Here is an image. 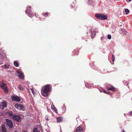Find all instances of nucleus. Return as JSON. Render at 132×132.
<instances>
[{
  "mask_svg": "<svg viewBox=\"0 0 132 132\" xmlns=\"http://www.w3.org/2000/svg\"><path fill=\"white\" fill-rule=\"evenodd\" d=\"M51 86L49 85H47L43 87L42 90V94L44 96H48L49 93L50 91Z\"/></svg>",
  "mask_w": 132,
  "mask_h": 132,
  "instance_id": "nucleus-1",
  "label": "nucleus"
},
{
  "mask_svg": "<svg viewBox=\"0 0 132 132\" xmlns=\"http://www.w3.org/2000/svg\"><path fill=\"white\" fill-rule=\"evenodd\" d=\"M95 16L97 19L100 20H104L107 19V16L103 14H95Z\"/></svg>",
  "mask_w": 132,
  "mask_h": 132,
  "instance_id": "nucleus-2",
  "label": "nucleus"
},
{
  "mask_svg": "<svg viewBox=\"0 0 132 132\" xmlns=\"http://www.w3.org/2000/svg\"><path fill=\"white\" fill-rule=\"evenodd\" d=\"M31 7L30 6H28L27 7V9L26 11V13L28 14V15L29 16L31 17L32 16H34V14L31 11Z\"/></svg>",
  "mask_w": 132,
  "mask_h": 132,
  "instance_id": "nucleus-3",
  "label": "nucleus"
},
{
  "mask_svg": "<svg viewBox=\"0 0 132 132\" xmlns=\"http://www.w3.org/2000/svg\"><path fill=\"white\" fill-rule=\"evenodd\" d=\"M0 86L4 90L5 93H7L8 92V90L7 89L6 85L3 83H0Z\"/></svg>",
  "mask_w": 132,
  "mask_h": 132,
  "instance_id": "nucleus-4",
  "label": "nucleus"
},
{
  "mask_svg": "<svg viewBox=\"0 0 132 132\" xmlns=\"http://www.w3.org/2000/svg\"><path fill=\"white\" fill-rule=\"evenodd\" d=\"M14 106L15 108L19 110H23L24 109V106L20 104L16 103L14 105Z\"/></svg>",
  "mask_w": 132,
  "mask_h": 132,
  "instance_id": "nucleus-5",
  "label": "nucleus"
},
{
  "mask_svg": "<svg viewBox=\"0 0 132 132\" xmlns=\"http://www.w3.org/2000/svg\"><path fill=\"white\" fill-rule=\"evenodd\" d=\"M5 120L7 124L9 127V128H12L13 127V124L12 121L7 119H6Z\"/></svg>",
  "mask_w": 132,
  "mask_h": 132,
  "instance_id": "nucleus-6",
  "label": "nucleus"
},
{
  "mask_svg": "<svg viewBox=\"0 0 132 132\" xmlns=\"http://www.w3.org/2000/svg\"><path fill=\"white\" fill-rule=\"evenodd\" d=\"M11 98L13 101L17 102H19L21 101V98L18 96H12Z\"/></svg>",
  "mask_w": 132,
  "mask_h": 132,
  "instance_id": "nucleus-7",
  "label": "nucleus"
},
{
  "mask_svg": "<svg viewBox=\"0 0 132 132\" xmlns=\"http://www.w3.org/2000/svg\"><path fill=\"white\" fill-rule=\"evenodd\" d=\"M42 128L41 127L39 126V127L35 128L34 129L32 132H42Z\"/></svg>",
  "mask_w": 132,
  "mask_h": 132,
  "instance_id": "nucleus-8",
  "label": "nucleus"
},
{
  "mask_svg": "<svg viewBox=\"0 0 132 132\" xmlns=\"http://www.w3.org/2000/svg\"><path fill=\"white\" fill-rule=\"evenodd\" d=\"M17 73H18V77L20 79H23L24 78V76L23 73L19 71H17Z\"/></svg>",
  "mask_w": 132,
  "mask_h": 132,
  "instance_id": "nucleus-9",
  "label": "nucleus"
},
{
  "mask_svg": "<svg viewBox=\"0 0 132 132\" xmlns=\"http://www.w3.org/2000/svg\"><path fill=\"white\" fill-rule=\"evenodd\" d=\"M7 106L6 102L5 101L2 102L0 105V108L3 109L4 108L6 107Z\"/></svg>",
  "mask_w": 132,
  "mask_h": 132,
  "instance_id": "nucleus-10",
  "label": "nucleus"
},
{
  "mask_svg": "<svg viewBox=\"0 0 132 132\" xmlns=\"http://www.w3.org/2000/svg\"><path fill=\"white\" fill-rule=\"evenodd\" d=\"M83 130V128L80 126L77 127L75 131V132H81Z\"/></svg>",
  "mask_w": 132,
  "mask_h": 132,
  "instance_id": "nucleus-11",
  "label": "nucleus"
},
{
  "mask_svg": "<svg viewBox=\"0 0 132 132\" xmlns=\"http://www.w3.org/2000/svg\"><path fill=\"white\" fill-rule=\"evenodd\" d=\"M13 119H14L17 121L19 122L20 119L21 117L20 116L15 115L13 117Z\"/></svg>",
  "mask_w": 132,
  "mask_h": 132,
  "instance_id": "nucleus-12",
  "label": "nucleus"
},
{
  "mask_svg": "<svg viewBox=\"0 0 132 132\" xmlns=\"http://www.w3.org/2000/svg\"><path fill=\"white\" fill-rule=\"evenodd\" d=\"M1 131L2 132H7L6 129L4 125H2Z\"/></svg>",
  "mask_w": 132,
  "mask_h": 132,
  "instance_id": "nucleus-13",
  "label": "nucleus"
},
{
  "mask_svg": "<svg viewBox=\"0 0 132 132\" xmlns=\"http://www.w3.org/2000/svg\"><path fill=\"white\" fill-rule=\"evenodd\" d=\"M57 122L58 123L61 122L62 121V117H57L56 118Z\"/></svg>",
  "mask_w": 132,
  "mask_h": 132,
  "instance_id": "nucleus-14",
  "label": "nucleus"
},
{
  "mask_svg": "<svg viewBox=\"0 0 132 132\" xmlns=\"http://www.w3.org/2000/svg\"><path fill=\"white\" fill-rule=\"evenodd\" d=\"M115 88L113 86H112L110 87H108V91L111 90L112 91H114L115 90Z\"/></svg>",
  "mask_w": 132,
  "mask_h": 132,
  "instance_id": "nucleus-15",
  "label": "nucleus"
},
{
  "mask_svg": "<svg viewBox=\"0 0 132 132\" xmlns=\"http://www.w3.org/2000/svg\"><path fill=\"white\" fill-rule=\"evenodd\" d=\"M78 50H74L72 51V53L73 54V55H77L78 54Z\"/></svg>",
  "mask_w": 132,
  "mask_h": 132,
  "instance_id": "nucleus-16",
  "label": "nucleus"
},
{
  "mask_svg": "<svg viewBox=\"0 0 132 132\" xmlns=\"http://www.w3.org/2000/svg\"><path fill=\"white\" fill-rule=\"evenodd\" d=\"M51 108L52 110H54L55 112L56 113H57V109L53 105L51 106Z\"/></svg>",
  "mask_w": 132,
  "mask_h": 132,
  "instance_id": "nucleus-17",
  "label": "nucleus"
},
{
  "mask_svg": "<svg viewBox=\"0 0 132 132\" xmlns=\"http://www.w3.org/2000/svg\"><path fill=\"white\" fill-rule=\"evenodd\" d=\"M48 15H49L50 14V13H48L47 12H46V13H43V15L44 16V18H43V19L45 18V17H47L48 15Z\"/></svg>",
  "mask_w": 132,
  "mask_h": 132,
  "instance_id": "nucleus-18",
  "label": "nucleus"
},
{
  "mask_svg": "<svg viewBox=\"0 0 132 132\" xmlns=\"http://www.w3.org/2000/svg\"><path fill=\"white\" fill-rule=\"evenodd\" d=\"M14 64L15 66H19V64L17 61H15L14 62Z\"/></svg>",
  "mask_w": 132,
  "mask_h": 132,
  "instance_id": "nucleus-19",
  "label": "nucleus"
},
{
  "mask_svg": "<svg viewBox=\"0 0 132 132\" xmlns=\"http://www.w3.org/2000/svg\"><path fill=\"white\" fill-rule=\"evenodd\" d=\"M100 91L101 92H103L104 93H105L106 94H107V92L105 90H104L102 89H100Z\"/></svg>",
  "mask_w": 132,
  "mask_h": 132,
  "instance_id": "nucleus-20",
  "label": "nucleus"
},
{
  "mask_svg": "<svg viewBox=\"0 0 132 132\" xmlns=\"http://www.w3.org/2000/svg\"><path fill=\"white\" fill-rule=\"evenodd\" d=\"M96 34V32H93L91 34V37L93 38Z\"/></svg>",
  "mask_w": 132,
  "mask_h": 132,
  "instance_id": "nucleus-21",
  "label": "nucleus"
},
{
  "mask_svg": "<svg viewBox=\"0 0 132 132\" xmlns=\"http://www.w3.org/2000/svg\"><path fill=\"white\" fill-rule=\"evenodd\" d=\"M19 88L21 90H23L24 88L23 87V86L21 85H20L19 86Z\"/></svg>",
  "mask_w": 132,
  "mask_h": 132,
  "instance_id": "nucleus-22",
  "label": "nucleus"
},
{
  "mask_svg": "<svg viewBox=\"0 0 132 132\" xmlns=\"http://www.w3.org/2000/svg\"><path fill=\"white\" fill-rule=\"evenodd\" d=\"M15 115H14V114H13V113H9V115L13 119V116H15Z\"/></svg>",
  "mask_w": 132,
  "mask_h": 132,
  "instance_id": "nucleus-23",
  "label": "nucleus"
},
{
  "mask_svg": "<svg viewBox=\"0 0 132 132\" xmlns=\"http://www.w3.org/2000/svg\"><path fill=\"white\" fill-rule=\"evenodd\" d=\"M111 59L113 62H114V57L113 54H112V57Z\"/></svg>",
  "mask_w": 132,
  "mask_h": 132,
  "instance_id": "nucleus-24",
  "label": "nucleus"
},
{
  "mask_svg": "<svg viewBox=\"0 0 132 132\" xmlns=\"http://www.w3.org/2000/svg\"><path fill=\"white\" fill-rule=\"evenodd\" d=\"M125 12L126 13V14H127L129 12V11L128 9H125Z\"/></svg>",
  "mask_w": 132,
  "mask_h": 132,
  "instance_id": "nucleus-25",
  "label": "nucleus"
},
{
  "mask_svg": "<svg viewBox=\"0 0 132 132\" xmlns=\"http://www.w3.org/2000/svg\"><path fill=\"white\" fill-rule=\"evenodd\" d=\"M48 117L47 116H46L45 117V119L47 121H48L49 120V119H48Z\"/></svg>",
  "mask_w": 132,
  "mask_h": 132,
  "instance_id": "nucleus-26",
  "label": "nucleus"
},
{
  "mask_svg": "<svg viewBox=\"0 0 132 132\" xmlns=\"http://www.w3.org/2000/svg\"><path fill=\"white\" fill-rule=\"evenodd\" d=\"M111 36L110 35H108V39H110L111 38Z\"/></svg>",
  "mask_w": 132,
  "mask_h": 132,
  "instance_id": "nucleus-27",
  "label": "nucleus"
},
{
  "mask_svg": "<svg viewBox=\"0 0 132 132\" xmlns=\"http://www.w3.org/2000/svg\"><path fill=\"white\" fill-rule=\"evenodd\" d=\"M31 92H32V93L34 94H34H35V92H34V89L33 88H31Z\"/></svg>",
  "mask_w": 132,
  "mask_h": 132,
  "instance_id": "nucleus-28",
  "label": "nucleus"
},
{
  "mask_svg": "<svg viewBox=\"0 0 132 132\" xmlns=\"http://www.w3.org/2000/svg\"><path fill=\"white\" fill-rule=\"evenodd\" d=\"M129 115L130 116H132V111L130 112Z\"/></svg>",
  "mask_w": 132,
  "mask_h": 132,
  "instance_id": "nucleus-29",
  "label": "nucleus"
},
{
  "mask_svg": "<svg viewBox=\"0 0 132 132\" xmlns=\"http://www.w3.org/2000/svg\"><path fill=\"white\" fill-rule=\"evenodd\" d=\"M85 85L87 88H88V87H89V85L88 84H85Z\"/></svg>",
  "mask_w": 132,
  "mask_h": 132,
  "instance_id": "nucleus-30",
  "label": "nucleus"
},
{
  "mask_svg": "<svg viewBox=\"0 0 132 132\" xmlns=\"http://www.w3.org/2000/svg\"><path fill=\"white\" fill-rule=\"evenodd\" d=\"M9 67H4L5 69H8L9 68Z\"/></svg>",
  "mask_w": 132,
  "mask_h": 132,
  "instance_id": "nucleus-31",
  "label": "nucleus"
},
{
  "mask_svg": "<svg viewBox=\"0 0 132 132\" xmlns=\"http://www.w3.org/2000/svg\"><path fill=\"white\" fill-rule=\"evenodd\" d=\"M111 94L110 93V92H109L108 91V94H109V95H110Z\"/></svg>",
  "mask_w": 132,
  "mask_h": 132,
  "instance_id": "nucleus-32",
  "label": "nucleus"
},
{
  "mask_svg": "<svg viewBox=\"0 0 132 132\" xmlns=\"http://www.w3.org/2000/svg\"><path fill=\"white\" fill-rule=\"evenodd\" d=\"M121 132H126L124 130V129L122 130V131H121Z\"/></svg>",
  "mask_w": 132,
  "mask_h": 132,
  "instance_id": "nucleus-33",
  "label": "nucleus"
},
{
  "mask_svg": "<svg viewBox=\"0 0 132 132\" xmlns=\"http://www.w3.org/2000/svg\"><path fill=\"white\" fill-rule=\"evenodd\" d=\"M23 132H27V131H24Z\"/></svg>",
  "mask_w": 132,
  "mask_h": 132,
  "instance_id": "nucleus-34",
  "label": "nucleus"
},
{
  "mask_svg": "<svg viewBox=\"0 0 132 132\" xmlns=\"http://www.w3.org/2000/svg\"><path fill=\"white\" fill-rule=\"evenodd\" d=\"M4 66H7V65H6V64H5V65H4Z\"/></svg>",
  "mask_w": 132,
  "mask_h": 132,
  "instance_id": "nucleus-35",
  "label": "nucleus"
},
{
  "mask_svg": "<svg viewBox=\"0 0 132 132\" xmlns=\"http://www.w3.org/2000/svg\"><path fill=\"white\" fill-rule=\"evenodd\" d=\"M131 0H129V2H130Z\"/></svg>",
  "mask_w": 132,
  "mask_h": 132,
  "instance_id": "nucleus-36",
  "label": "nucleus"
},
{
  "mask_svg": "<svg viewBox=\"0 0 132 132\" xmlns=\"http://www.w3.org/2000/svg\"><path fill=\"white\" fill-rule=\"evenodd\" d=\"M14 132H18L17 131H15Z\"/></svg>",
  "mask_w": 132,
  "mask_h": 132,
  "instance_id": "nucleus-37",
  "label": "nucleus"
}]
</instances>
